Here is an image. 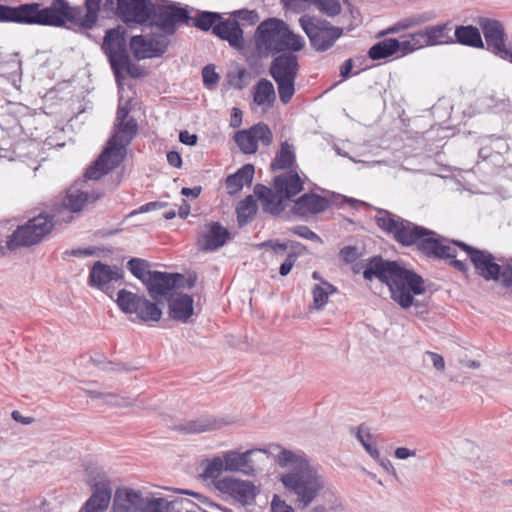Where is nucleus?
<instances>
[{
    "mask_svg": "<svg viewBox=\"0 0 512 512\" xmlns=\"http://www.w3.org/2000/svg\"><path fill=\"white\" fill-rule=\"evenodd\" d=\"M299 70L298 58L292 53L275 57L269 67V74L277 84L280 101L287 104L295 93V80Z\"/></svg>",
    "mask_w": 512,
    "mask_h": 512,
    "instance_id": "9",
    "label": "nucleus"
},
{
    "mask_svg": "<svg viewBox=\"0 0 512 512\" xmlns=\"http://www.w3.org/2000/svg\"><path fill=\"white\" fill-rule=\"evenodd\" d=\"M340 257L346 263H353L358 258V249L355 246H345L339 252Z\"/></svg>",
    "mask_w": 512,
    "mask_h": 512,
    "instance_id": "57",
    "label": "nucleus"
},
{
    "mask_svg": "<svg viewBox=\"0 0 512 512\" xmlns=\"http://www.w3.org/2000/svg\"><path fill=\"white\" fill-rule=\"evenodd\" d=\"M264 449H251L244 453L229 451L224 454L225 470L239 471L246 475H253L260 469L252 456L255 454H266Z\"/></svg>",
    "mask_w": 512,
    "mask_h": 512,
    "instance_id": "22",
    "label": "nucleus"
},
{
    "mask_svg": "<svg viewBox=\"0 0 512 512\" xmlns=\"http://www.w3.org/2000/svg\"><path fill=\"white\" fill-rule=\"evenodd\" d=\"M416 240L414 247L423 256L429 259L443 260L448 258H456V249L450 245H447L449 240L437 234L435 231L426 228L425 233Z\"/></svg>",
    "mask_w": 512,
    "mask_h": 512,
    "instance_id": "13",
    "label": "nucleus"
},
{
    "mask_svg": "<svg viewBox=\"0 0 512 512\" xmlns=\"http://www.w3.org/2000/svg\"><path fill=\"white\" fill-rule=\"evenodd\" d=\"M230 238V232L219 222L205 224L198 234L197 244L200 250L215 251L225 245Z\"/></svg>",
    "mask_w": 512,
    "mask_h": 512,
    "instance_id": "19",
    "label": "nucleus"
},
{
    "mask_svg": "<svg viewBox=\"0 0 512 512\" xmlns=\"http://www.w3.org/2000/svg\"><path fill=\"white\" fill-rule=\"evenodd\" d=\"M363 278L367 281L377 279L385 284L390 291L391 299L401 308L407 309L414 306L417 310L416 313L425 312L424 307L414 300L415 296L422 295L426 291L424 279L398 261L386 260L382 256H373L367 259Z\"/></svg>",
    "mask_w": 512,
    "mask_h": 512,
    "instance_id": "1",
    "label": "nucleus"
},
{
    "mask_svg": "<svg viewBox=\"0 0 512 512\" xmlns=\"http://www.w3.org/2000/svg\"><path fill=\"white\" fill-rule=\"evenodd\" d=\"M148 498L130 488L117 489L113 500L114 512H144Z\"/></svg>",
    "mask_w": 512,
    "mask_h": 512,
    "instance_id": "23",
    "label": "nucleus"
},
{
    "mask_svg": "<svg viewBox=\"0 0 512 512\" xmlns=\"http://www.w3.org/2000/svg\"><path fill=\"white\" fill-rule=\"evenodd\" d=\"M356 438L373 459H379V451L370 443L372 435L370 434L369 429L363 424L358 427Z\"/></svg>",
    "mask_w": 512,
    "mask_h": 512,
    "instance_id": "46",
    "label": "nucleus"
},
{
    "mask_svg": "<svg viewBox=\"0 0 512 512\" xmlns=\"http://www.w3.org/2000/svg\"><path fill=\"white\" fill-rule=\"evenodd\" d=\"M116 68L117 70L113 71V74L118 86L122 85L123 72H126L132 78H142L146 75L145 70L141 66L133 64L129 56L127 57V62H119Z\"/></svg>",
    "mask_w": 512,
    "mask_h": 512,
    "instance_id": "38",
    "label": "nucleus"
},
{
    "mask_svg": "<svg viewBox=\"0 0 512 512\" xmlns=\"http://www.w3.org/2000/svg\"><path fill=\"white\" fill-rule=\"evenodd\" d=\"M116 132L108 140L98 158L86 169L85 176L98 180L118 167L126 156V147L137 134L138 125L134 118L115 124Z\"/></svg>",
    "mask_w": 512,
    "mask_h": 512,
    "instance_id": "3",
    "label": "nucleus"
},
{
    "mask_svg": "<svg viewBox=\"0 0 512 512\" xmlns=\"http://www.w3.org/2000/svg\"><path fill=\"white\" fill-rule=\"evenodd\" d=\"M448 24H439L428 26L424 29V34L428 46H435L444 43L452 42L449 32Z\"/></svg>",
    "mask_w": 512,
    "mask_h": 512,
    "instance_id": "35",
    "label": "nucleus"
},
{
    "mask_svg": "<svg viewBox=\"0 0 512 512\" xmlns=\"http://www.w3.org/2000/svg\"><path fill=\"white\" fill-rule=\"evenodd\" d=\"M406 36L409 38V40L415 50H418L420 48L428 46L427 42H426L424 30L417 31L415 33H412V34H409Z\"/></svg>",
    "mask_w": 512,
    "mask_h": 512,
    "instance_id": "58",
    "label": "nucleus"
},
{
    "mask_svg": "<svg viewBox=\"0 0 512 512\" xmlns=\"http://www.w3.org/2000/svg\"><path fill=\"white\" fill-rule=\"evenodd\" d=\"M151 7L149 0H117V14L126 24L147 23Z\"/></svg>",
    "mask_w": 512,
    "mask_h": 512,
    "instance_id": "17",
    "label": "nucleus"
},
{
    "mask_svg": "<svg viewBox=\"0 0 512 512\" xmlns=\"http://www.w3.org/2000/svg\"><path fill=\"white\" fill-rule=\"evenodd\" d=\"M375 221L380 229L393 236L394 240L403 247L414 246L421 233L426 232V227L417 225L388 210L376 208Z\"/></svg>",
    "mask_w": 512,
    "mask_h": 512,
    "instance_id": "8",
    "label": "nucleus"
},
{
    "mask_svg": "<svg viewBox=\"0 0 512 512\" xmlns=\"http://www.w3.org/2000/svg\"><path fill=\"white\" fill-rule=\"evenodd\" d=\"M281 482L294 498L298 509L308 508L326 486L324 475L311 464H304L300 470H291L282 474Z\"/></svg>",
    "mask_w": 512,
    "mask_h": 512,
    "instance_id": "5",
    "label": "nucleus"
},
{
    "mask_svg": "<svg viewBox=\"0 0 512 512\" xmlns=\"http://www.w3.org/2000/svg\"><path fill=\"white\" fill-rule=\"evenodd\" d=\"M273 192V190L262 184H257L254 187V194L256 195L260 202L266 199L267 196H271V193Z\"/></svg>",
    "mask_w": 512,
    "mask_h": 512,
    "instance_id": "64",
    "label": "nucleus"
},
{
    "mask_svg": "<svg viewBox=\"0 0 512 512\" xmlns=\"http://www.w3.org/2000/svg\"><path fill=\"white\" fill-rule=\"evenodd\" d=\"M149 20L151 26H156L167 35L175 33L177 25L188 24L191 20L189 12L185 8L175 5H154L149 10Z\"/></svg>",
    "mask_w": 512,
    "mask_h": 512,
    "instance_id": "12",
    "label": "nucleus"
},
{
    "mask_svg": "<svg viewBox=\"0 0 512 512\" xmlns=\"http://www.w3.org/2000/svg\"><path fill=\"white\" fill-rule=\"evenodd\" d=\"M455 39L458 43L475 47V48H483L484 43L482 41L481 33L479 29L472 25L467 26H457L455 29Z\"/></svg>",
    "mask_w": 512,
    "mask_h": 512,
    "instance_id": "32",
    "label": "nucleus"
},
{
    "mask_svg": "<svg viewBox=\"0 0 512 512\" xmlns=\"http://www.w3.org/2000/svg\"><path fill=\"white\" fill-rule=\"evenodd\" d=\"M102 196L101 192L87 193L77 187H70L63 199V206L71 212H80L86 205L96 202Z\"/></svg>",
    "mask_w": 512,
    "mask_h": 512,
    "instance_id": "28",
    "label": "nucleus"
},
{
    "mask_svg": "<svg viewBox=\"0 0 512 512\" xmlns=\"http://www.w3.org/2000/svg\"><path fill=\"white\" fill-rule=\"evenodd\" d=\"M216 486L221 492L229 494L242 504L254 500L258 494L256 486L247 480L226 477L218 480Z\"/></svg>",
    "mask_w": 512,
    "mask_h": 512,
    "instance_id": "18",
    "label": "nucleus"
},
{
    "mask_svg": "<svg viewBox=\"0 0 512 512\" xmlns=\"http://www.w3.org/2000/svg\"><path fill=\"white\" fill-rule=\"evenodd\" d=\"M122 268L116 265L103 264L100 261L94 263L89 274V284L91 286L104 289L112 281L123 278Z\"/></svg>",
    "mask_w": 512,
    "mask_h": 512,
    "instance_id": "24",
    "label": "nucleus"
},
{
    "mask_svg": "<svg viewBox=\"0 0 512 512\" xmlns=\"http://www.w3.org/2000/svg\"><path fill=\"white\" fill-rule=\"evenodd\" d=\"M127 268L134 277L140 280L144 285L150 277L152 270H150V263L141 258H131L127 262Z\"/></svg>",
    "mask_w": 512,
    "mask_h": 512,
    "instance_id": "42",
    "label": "nucleus"
},
{
    "mask_svg": "<svg viewBox=\"0 0 512 512\" xmlns=\"http://www.w3.org/2000/svg\"><path fill=\"white\" fill-rule=\"evenodd\" d=\"M54 228V218L47 213L29 219L8 236L6 246L10 251L21 247H31L40 243Z\"/></svg>",
    "mask_w": 512,
    "mask_h": 512,
    "instance_id": "7",
    "label": "nucleus"
},
{
    "mask_svg": "<svg viewBox=\"0 0 512 512\" xmlns=\"http://www.w3.org/2000/svg\"><path fill=\"white\" fill-rule=\"evenodd\" d=\"M86 394L91 398H101L108 404L118 405V406H127L128 405V403L124 402L123 399H119V397L113 393H102V392H99L96 390H86Z\"/></svg>",
    "mask_w": 512,
    "mask_h": 512,
    "instance_id": "51",
    "label": "nucleus"
},
{
    "mask_svg": "<svg viewBox=\"0 0 512 512\" xmlns=\"http://www.w3.org/2000/svg\"><path fill=\"white\" fill-rule=\"evenodd\" d=\"M180 273H167L154 270L147 279L145 287L154 301H158L159 297L167 296L177 287V279H182Z\"/></svg>",
    "mask_w": 512,
    "mask_h": 512,
    "instance_id": "21",
    "label": "nucleus"
},
{
    "mask_svg": "<svg viewBox=\"0 0 512 512\" xmlns=\"http://www.w3.org/2000/svg\"><path fill=\"white\" fill-rule=\"evenodd\" d=\"M213 34L228 41L233 48L241 49L244 46L243 31L236 20H219L218 24L214 26Z\"/></svg>",
    "mask_w": 512,
    "mask_h": 512,
    "instance_id": "25",
    "label": "nucleus"
},
{
    "mask_svg": "<svg viewBox=\"0 0 512 512\" xmlns=\"http://www.w3.org/2000/svg\"><path fill=\"white\" fill-rule=\"evenodd\" d=\"M398 48H397V55L396 56H405L413 51H415L414 47L412 46L409 38L405 36H401L400 40H398Z\"/></svg>",
    "mask_w": 512,
    "mask_h": 512,
    "instance_id": "63",
    "label": "nucleus"
},
{
    "mask_svg": "<svg viewBox=\"0 0 512 512\" xmlns=\"http://www.w3.org/2000/svg\"><path fill=\"white\" fill-rule=\"evenodd\" d=\"M151 42V57L161 56L163 55L168 47L169 41L163 35H158L155 37H149Z\"/></svg>",
    "mask_w": 512,
    "mask_h": 512,
    "instance_id": "50",
    "label": "nucleus"
},
{
    "mask_svg": "<svg viewBox=\"0 0 512 512\" xmlns=\"http://www.w3.org/2000/svg\"><path fill=\"white\" fill-rule=\"evenodd\" d=\"M203 83L207 88H211L219 81V75L215 71L213 65H206L202 69Z\"/></svg>",
    "mask_w": 512,
    "mask_h": 512,
    "instance_id": "54",
    "label": "nucleus"
},
{
    "mask_svg": "<svg viewBox=\"0 0 512 512\" xmlns=\"http://www.w3.org/2000/svg\"><path fill=\"white\" fill-rule=\"evenodd\" d=\"M130 49L138 60L151 58V42L149 37L143 35L133 36L130 40Z\"/></svg>",
    "mask_w": 512,
    "mask_h": 512,
    "instance_id": "40",
    "label": "nucleus"
},
{
    "mask_svg": "<svg viewBox=\"0 0 512 512\" xmlns=\"http://www.w3.org/2000/svg\"><path fill=\"white\" fill-rule=\"evenodd\" d=\"M255 45L258 54L267 57L286 51H300L305 45V40L293 33L283 20L268 18L256 29Z\"/></svg>",
    "mask_w": 512,
    "mask_h": 512,
    "instance_id": "4",
    "label": "nucleus"
},
{
    "mask_svg": "<svg viewBox=\"0 0 512 512\" xmlns=\"http://www.w3.org/2000/svg\"><path fill=\"white\" fill-rule=\"evenodd\" d=\"M414 25L419 26L430 22L436 18V14L434 11H425L421 13H416L410 16Z\"/></svg>",
    "mask_w": 512,
    "mask_h": 512,
    "instance_id": "59",
    "label": "nucleus"
},
{
    "mask_svg": "<svg viewBox=\"0 0 512 512\" xmlns=\"http://www.w3.org/2000/svg\"><path fill=\"white\" fill-rule=\"evenodd\" d=\"M254 176V166L252 164H245L238 169L234 174L226 178L225 185L229 194H236L242 190L245 184L250 185Z\"/></svg>",
    "mask_w": 512,
    "mask_h": 512,
    "instance_id": "30",
    "label": "nucleus"
},
{
    "mask_svg": "<svg viewBox=\"0 0 512 512\" xmlns=\"http://www.w3.org/2000/svg\"><path fill=\"white\" fill-rule=\"evenodd\" d=\"M127 31L122 26L108 29L103 39L102 50L107 56L112 71H116L119 62H127L129 56L126 43Z\"/></svg>",
    "mask_w": 512,
    "mask_h": 512,
    "instance_id": "14",
    "label": "nucleus"
},
{
    "mask_svg": "<svg viewBox=\"0 0 512 512\" xmlns=\"http://www.w3.org/2000/svg\"><path fill=\"white\" fill-rule=\"evenodd\" d=\"M222 425V420H218L210 415H204L197 419L188 420L183 423L176 424L171 428L181 434L188 435L211 431L222 427Z\"/></svg>",
    "mask_w": 512,
    "mask_h": 512,
    "instance_id": "27",
    "label": "nucleus"
},
{
    "mask_svg": "<svg viewBox=\"0 0 512 512\" xmlns=\"http://www.w3.org/2000/svg\"><path fill=\"white\" fill-rule=\"evenodd\" d=\"M18 55H19V53L15 52V53L9 55L8 60L0 61V68L8 66L11 69L12 73H15V72L21 73L22 61L16 59L18 57Z\"/></svg>",
    "mask_w": 512,
    "mask_h": 512,
    "instance_id": "56",
    "label": "nucleus"
},
{
    "mask_svg": "<svg viewBox=\"0 0 512 512\" xmlns=\"http://www.w3.org/2000/svg\"><path fill=\"white\" fill-rule=\"evenodd\" d=\"M483 32L487 50L498 56L506 46L507 35L502 23L495 19L480 17L477 22Z\"/></svg>",
    "mask_w": 512,
    "mask_h": 512,
    "instance_id": "16",
    "label": "nucleus"
},
{
    "mask_svg": "<svg viewBox=\"0 0 512 512\" xmlns=\"http://www.w3.org/2000/svg\"><path fill=\"white\" fill-rule=\"evenodd\" d=\"M299 24L309 38L311 47L317 52L329 50L343 34V28L333 26L317 16L303 15Z\"/></svg>",
    "mask_w": 512,
    "mask_h": 512,
    "instance_id": "11",
    "label": "nucleus"
},
{
    "mask_svg": "<svg viewBox=\"0 0 512 512\" xmlns=\"http://www.w3.org/2000/svg\"><path fill=\"white\" fill-rule=\"evenodd\" d=\"M271 511L272 512H294L292 506L288 505L284 500H282L279 496L274 495L271 502Z\"/></svg>",
    "mask_w": 512,
    "mask_h": 512,
    "instance_id": "61",
    "label": "nucleus"
},
{
    "mask_svg": "<svg viewBox=\"0 0 512 512\" xmlns=\"http://www.w3.org/2000/svg\"><path fill=\"white\" fill-rule=\"evenodd\" d=\"M297 260L296 253H289L285 259V261L280 265L279 274L281 276H287L292 270L295 262Z\"/></svg>",
    "mask_w": 512,
    "mask_h": 512,
    "instance_id": "62",
    "label": "nucleus"
},
{
    "mask_svg": "<svg viewBox=\"0 0 512 512\" xmlns=\"http://www.w3.org/2000/svg\"><path fill=\"white\" fill-rule=\"evenodd\" d=\"M119 309L131 316V320L144 323L158 322L162 317V309L158 301H150L145 295H139L126 289L117 292L116 299Z\"/></svg>",
    "mask_w": 512,
    "mask_h": 512,
    "instance_id": "10",
    "label": "nucleus"
},
{
    "mask_svg": "<svg viewBox=\"0 0 512 512\" xmlns=\"http://www.w3.org/2000/svg\"><path fill=\"white\" fill-rule=\"evenodd\" d=\"M92 494L81 508V512H104L111 501L112 488L109 479L103 475L91 486Z\"/></svg>",
    "mask_w": 512,
    "mask_h": 512,
    "instance_id": "20",
    "label": "nucleus"
},
{
    "mask_svg": "<svg viewBox=\"0 0 512 512\" xmlns=\"http://www.w3.org/2000/svg\"><path fill=\"white\" fill-rule=\"evenodd\" d=\"M101 2L102 0H85V14L83 13L82 7L75 6L79 9V15H76L78 27L85 30H90L96 25L99 17Z\"/></svg>",
    "mask_w": 512,
    "mask_h": 512,
    "instance_id": "31",
    "label": "nucleus"
},
{
    "mask_svg": "<svg viewBox=\"0 0 512 512\" xmlns=\"http://www.w3.org/2000/svg\"><path fill=\"white\" fill-rule=\"evenodd\" d=\"M194 300L188 294H180L169 300V316L176 321L189 322L194 313Z\"/></svg>",
    "mask_w": 512,
    "mask_h": 512,
    "instance_id": "29",
    "label": "nucleus"
},
{
    "mask_svg": "<svg viewBox=\"0 0 512 512\" xmlns=\"http://www.w3.org/2000/svg\"><path fill=\"white\" fill-rule=\"evenodd\" d=\"M79 9L67 0H52L49 6L40 3H25L19 6L0 4V22L22 25L64 27L68 22L77 26Z\"/></svg>",
    "mask_w": 512,
    "mask_h": 512,
    "instance_id": "2",
    "label": "nucleus"
},
{
    "mask_svg": "<svg viewBox=\"0 0 512 512\" xmlns=\"http://www.w3.org/2000/svg\"><path fill=\"white\" fill-rule=\"evenodd\" d=\"M274 190L290 200L303 190V181L297 172L289 171L274 178Z\"/></svg>",
    "mask_w": 512,
    "mask_h": 512,
    "instance_id": "26",
    "label": "nucleus"
},
{
    "mask_svg": "<svg viewBox=\"0 0 512 512\" xmlns=\"http://www.w3.org/2000/svg\"><path fill=\"white\" fill-rule=\"evenodd\" d=\"M221 19V14L217 12L203 11L195 18L194 26L203 31H213L214 26H216Z\"/></svg>",
    "mask_w": 512,
    "mask_h": 512,
    "instance_id": "44",
    "label": "nucleus"
},
{
    "mask_svg": "<svg viewBox=\"0 0 512 512\" xmlns=\"http://www.w3.org/2000/svg\"><path fill=\"white\" fill-rule=\"evenodd\" d=\"M237 221L240 226H243L253 220L257 212V204L253 196L249 195L242 200L236 208Z\"/></svg>",
    "mask_w": 512,
    "mask_h": 512,
    "instance_id": "37",
    "label": "nucleus"
},
{
    "mask_svg": "<svg viewBox=\"0 0 512 512\" xmlns=\"http://www.w3.org/2000/svg\"><path fill=\"white\" fill-rule=\"evenodd\" d=\"M168 506V512H197L194 509V507H196V503L185 498L171 500L169 501Z\"/></svg>",
    "mask_w": 512,
    "mask_h": 512,
    "instance_id": "49",
    "label": "nucleus"
},
{
    "mask_svg": "<svg viewBox=\"0 0 512 512\" xmlns=\"http://www.w3.org/2000/svg\"><path fill=\"white\" fill-rule=\"evenodd\" d=\"M223 469H225V462L221 458L217 457L207 464L202 475L206 479H217Z\"/></svg>",
    "mask_w": 512,
    "mask_h": 512,
    "instance_id": "48",
    "label": "nucleus"
},
{
    "mask_svg": "<svg viewBox=\"0 0 512 512\" xmlns=\"http://www.w3.org/2000/svg\"><path fill=\"white\" fill-rule=\"evenodd\" d=\"M180 492L183 494H187V495H191V496L195 497L198 500V502L196 503V508L198 510H201L202 512H209L207 510V508L219 509L218 505H216L215 503L210 501L207 497H205L197 492H193V491H189V490H181Z\"/></svg>",
    "mask_w": 512,
    "mask_h": 512,
    "instance_id": "52",
    "label": "nucleus"
},
{
    "mask_svg": "<svg viewBox=\"0 0 512 512\" xmlns=\"http://www.w3.org/2000/svg\"><path fill=\"white\" fill-rule=\"evenodd\" d=\"M253 136H255L256 143L260 141L264 146H269L273 141V134L267 124L259 122L249 128Z\"/></svg>",
    "mask_w": 512,
    "mask_h": 512,
    "instance_id": "47",
    "label": "nucleus"
},
{
    "mask_svg": "<svg viewBox=\"0 0 512 512\" xmlns=\"http://www.w3.org/2000/svg\"><path fill=\"white\" fill-rule=\"evenodd\" d=\"M452 244L466 252L468 258L473 264L477 274L486 281H495L504 288L512 286V266L510 264L500 265L492 253L487 250H481L460 240H453Z\"/></svg>",
    "mask_w": 512,
    "mask_h": 512,
    "instance_id": "6",
    "label": "nucleus"
},
{
    "mask_svg": "<svg viewBox=\"0 0 512 512\" xmlns=\"http://www.w3.org/2000/svg\"><path fill=\"white\" fill-rule=\"evenodd\" d=\"M234 139L239 149L244 154H254L257 152L258 144L256 143L255 136L250 132V129L236 132Z\"/></svg>",
    "mask_w": 512,
    "mask_h": 512,
    "instance_id": "41",
    "label": "nucleus"
},
{
    "mask_svg": "<svg viewBox=\"0 0 512 512\" xmlns=\"http://www.w3.org/2000/svg\"><path fill=\"white\" fill-rule=\"evenodd\" d=\"M296 161L294 146L287 141L281 143L279 151L271 163V170H285L291 168Z\"/></svg>",
    "mask_w": 512,
    "mask_h": 512,
    "instance_id": "33",
    "label": "nucleus"
},
{
    "mask_svg": "<svg viewBox=\"0 0 512 512\" xmlns=\"http://www.w3.org/2000/svg\"><path fill=\"white\" fill-rule=\"evenodd\" d=\"M234 16L242 21H246L251 25L255 24L259 19V16L256 11H250L246 9L235 11Z\"/></svg>",
    "mask_w": 512,
    "mask_h": 512,
    "instance_id": "60",
    "label": "nucleus"
},
{
    "mask_svg": "<svg viewBox=\"0 0 512 512\" xmlns=\"http://www.w3.org/2000/svg\"><path fill=\"white\" fill-rule=\"evenodd\" d=\"M292 232L294 234L298 235L299 237H302V238H305L308 240H312V241H316V242H321V238L315 232L310 230L309 227H307L305 225H299V226L294 227L292 229Z\"/></svg>",
    "mask_w": 512,
    "mask_h": 512,
    "instance_id": "55",
    "label": "nucleus"
},
{
    "mask_svg": "<svg viewBox=\"0 0 512 512\" xmlns=\"http://www.w3.org/2000/svg\"><path fill=\"white\" fill-rule=\"evenodd\" d=\"M398 39L386 38L374 44L368 51L372 60H382L397 55Z\"/></svg>",
    "mask_w": 512,
    "mask_h": 512,
    "instance_id": "34",
    "label": "nucleus"
},
{
    "mask_svg": "<svg viewBox=\"0 0 512 512\" xmlns=\"http://www.w3.org/2000/svg\"><path fill=\"white\" fill-rule=\"evenodd\" d=\"M276 99L275 89L271 81L260 79L255 86L254 102L258 105H272Z\"/></svg>",
    "mask_w": 512,
    "mask_h": 512,
    "instance_id": "36",
    "label": "nucleus"
},
{
    "mask_svg": "<svg viewBox=\"0 0 512 512\" xmlns=\"http://www.w3.org/2000/svg\"><path fill=\"white\" fill-rule=\"evenodd\" d=\"M336 290V287L327 281H322V285H316L312 290L314 307L317 310L322 309L327 304L329 295Z\"/></svg>",
    "mask_w": 512,
    "mask_h": 512,
    "instance_id": "43",
    "label": "nucleus"
},
{
    "mask_svg": "<svg viewBox=\"0 0 512 512\" xmlns=\"http://www.w3.org/2000/svg\"><path fill=\"white\" fill-rule=\"evenodd\" d=\"M277 461L280 466L291 467L292 470H300L304 467V464H310L303 454H296L287 449H282L279 452Z\"/></svg>",
    "mask_w": 512,
    "mask_h": 512,
    "instance_id": "39",
    "label": "nucleus"
},
{
    "mask_svg": "<svg viewBox=\"0 0 512 512\" xmlns=\"http://www.w3.org/2000/svg\"><path fill=\"white\" fill-rule=\"evenodd\" d=\"M169 501L165 498L148 499L144 512H168Z\"/></svg>",
    "mask_w": 512,
    "mask_h": 512,
    "instance_id": "53",
    "label": "nucleus"
},
{
    "mask_svg": "<svg viewBox=\"0 0 512 512\" xmlns=\"http://www.w3.org/2000/svg\"><path fill=\"white\" fill-rule=\"evenodd\" d=\"M337 199H341L340 202H333L327 197L320 196L314 193H305L295 201L294 212L298 215L305 216L307 214H318L327 210L331 205H341L344 202H348L351 206L365 205L364 202L354 199L347 198L344 196H337Z\"/></svg>",
    "mask_w": 512,
    "mask_h": 512,
    "instance_id": "15",
    "label": "nucleus"
},
{
    "mask_svg": "<svg viewBox=\"0 0 512 512\" xmlns=\"http://www.w3.org/2000/svg\"><path fill=\"white\" fill-rule=\"evenodd\" d=\"M283 200L284 198L274 191L271 196L261 201L262 209L271 215H279L284 210Z\"/></svg>",
    "mask_w": 512,
    "mask_h": 512,
    "instance_id": "45",
    "label": "nucleus"
}]
</instances>
